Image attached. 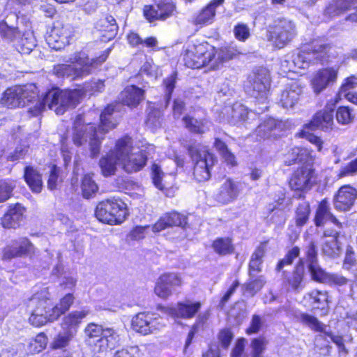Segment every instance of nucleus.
I'll return each mask as SVG.
<instances>
[{"mask_svg": "<svg viewBox=\"0 0 357 357\" xmlns=\"http://www.w3.org/2000/svg\"><path fill=\"white\" fill-rule=\"evenodd\" d=\"M107 56H102L93 61L86 56L84 53L75 54L70 59V64L61 63L55 65L53 68V74L58 77H66L70 80L83 78L89 75L91 67L96 63H102Z\"/></svg>", "mask_w": 357, "mask_h": 357, "instance_id": "6", "label": "nucleus"}, {"mask_svg": "<svg viewBox=\"0 0 357 357\" xmlns=\"http://www.w3.org/2000/svg\"><path fill=\"white\" fill-rule=\"evenodd\" d=\"M146 124L153 128H158L162 125V113L159 109H151L148 114Z\"/></svg>", "mask_w": 357, "mask_h": 357, "instance_id": "61", "label": "nucleus"}, {"mask_svg": "<svg viewBox=\"0 0 357 357\" xmlns=\"http://www.w3.org/2000/svg\"><path fill=\"white\" fill-rule=\"evenodd\" d=\"M74 302V296L72 294H66L60 301L59 304L53 305V309L57 310L58 318L69 310Z\"/></svg>", "mask_w": 357, "mask_h": 357, "instance_id": "59", "label": "nucleus"}, {"mask_svg": "<svg viewBox=\"0 0 357 357\" xmlns=\"http://www.w3.org/2000/svg\"><path fill=\"white\" fill-rule=\"evenodd\" d=\"M144 91L135 85L128 86L120 93L119 100L123 105L136 107L144 100Z\"/></svg>", "mask_w": 357, "mask_h": 357, "instance_id": "30", "label": "nucleus"}, {"mask_svg": "<svg viewBox=\"0 0 357 357\" xmlns=\"http://www.w3.org/2000/svg\"><path fill=\"white\" fill-rule=\"evenodd\" d=\"M22 91L20 93V99L24 107L37 101L33 107H30L29 112L33 116H38L47 106L50 109L54 110L56 114H63L68 108H73L79 103L84 96L82 90L75 89L63 91L54 89L49 91L40 100H36L38 97V88L34 84H27L19 86Z\"/></svg>", "mask_w": 357, "mask_h": 357, "instance_id": "1", "label": "nucleus"}, {"mask_svg": "<svg viewBox=\"0 0 357 357\" xmlns=\"http://www.w3.org/2000/svg\"><path fill=\"white\" fill-rule=\"evenodd\" d=\"M186 219L185 215L177 212L166 213L151 227V230L154 233H158L171 227L184 228L187 225Z\"/></svg>", "mask_w": 357, "mask_h": 357, "instance_id": "23", "label": "nucleus"}, {"mask_svg": "<svg viewBox=\"0 0 357 357\" xmlns=\"http://www.w3.org/2000/svg\"><path fill=\"white\" fill-rule=\"evenodd\" d=\"M34 252V246L26 238L14 240L3 251V258L10 259L14 257H22Z\"/></svg>", "mask_w": 357, "mask_h": 357, "instance_id": "20", "label": "nucleus"}, {"mask_svg": "<svg viewBox=\"0 0 357 357\" xmlns=\"http://www.w3.org/2000/svg\"><path fill=\"white\" fill-rule=\"evenodd\" d=\"M95 215L100 222L119 225L125 220L128 215L126 204L120 199H107L97 205Z\"/></svg>", "mask_w": 357, "mask_h": 357, "instance_id": "8", "label": "nucleus"}, {"mask_svg": "<svg viewBox=\"0 0 357 357\" xmlns=\"http://www.w3.org/2000/svg\"><path fill=\"white\" fill-rule=\"evenodd\" d=\"M223 52L216 50L208 43L190 41L186 44L183 61L188 68H201L208 66L215 70L224 62Z\"/></svg>", "mask_w": 357, "mask_h": 357, "instance_id": "3", "label": "nucleus"}, {"mask_svg": "<svg viewBox=\"0 0 357 357\" xmlns=\"http://www.w3.org/2000/svg\"><path fill=\"white\" fill-rule=\"evenodd\" d=\"M119 161L116 157V147L115 150L105 156H102L99 161V166L102 174L105 176L114 175L116 171V163Z\"/></svg>", "mask_w": 357, "mask_h": 357, "instance_id": "37", "label": "nucleus"}, {"mask_svg": "<svg viewBox=\"0 0 357 357\" xmlns=\"http://www.w3.org/2000/svg\"><path fill=\"white\" fill-rule=\"evenodd\" d=\"M284 125L281 121L268 118L259 124L255 131L257 140L276 138L280 135Z\"/></svg>", "mask_w": 357, "mask_h": 357, "instance_id": "21", "label": "nucleus"}, {"mask_svg": "<svg viewBox=\"0 0 357 357\" xmlns=\"http://www.w3.org/2000/svg\"><path fill=\"white\" fill-rule=\"evenodd\" d=\"M300 249L298 247H294L291 249L285 257L281 259L276 267L278 271H280L285 266L291 265L294 260L298 257Z\"/></svg>", "mask_w": 357, "mask_h": 357, "instance_id": "58", "label": "nucleus"}, {"mask_svg": "<svg viewBox=\"0 0 357 357\" xmlns=\"http://www.w3.org/2000/svg\"><path fill=\"white\" fill-rule=\"evenodd\" d=\"M73 35V31L71 26L58 23L46 36V42L50 48L59 50L69 44L70 38Z\"/></svg>", "mask_w": 357, "mask_h": 357, "instance_id": "14", "label": "nucleus"}, {"mask_svg": "<svg viewBox=\"0 0 357 357\" xmlns=\"http://www.w3.org/2000/svg\"><path fill=\"white\" fill-rule=\"evenodd\" d=\"M310 213V204L308 202H303L299 204L296 211V224L298 227L306 224Z\"/></svg>", "mask_w": 357, "mask_h": 357, "instance_id": "52", "label": "nucleus"}, {"mask_svg": "<svg viewBox=\"0 0 357 357\" xmlns=\"http://www.w3.org/2000/svg\"><path fill=\"white\" fill-rule=\"evenodd\" d=\"M176 75L173 74L171 76L167 77L164 79L163 83L165 87V100H166V105L165 107L167 106L169 100L171 98L172 93L173 92L174 88H175V84H176Z\"/></svg>", "mask_w": 357, "mask_h": 357, "instance_id": "63", "label": "nucleus"}, {"mask_svg": "<svg viewBox=\"0 0 357 357\" xmlns=\"http://www.w3.org/2000/svg\"><path fill=\"white\" fill-rule=\"evenodd\" d=\"M303 89L294 82L286 86L280 96V102L284 108H293L299 101Z\"/></svg>", "mask_w": 357, "mask_h": 357, "instance_id": "25", "label": "nucleus"}, {"mask_svg": "<svg viewBox=\"0 0 357 357\" xmlns=\"http://www.w3.org/2000/svg\"><path fill=\"white\" fill-rule=\"evenodd\" d=\"M331 47L320 40H314L310 45L304 46L301 50L294 52L289 59L282 62L284 71H296L298 69H305L311 61L324 62L328 57Z\"/></svg>", "mask_w": 357, "mask_h": 357, "instance_id": "4", "label": "nucleus"}, {"mask_svg": "<svg viewBox=\"0 0 357 357\" xmlns=\"http://www.w3.org/2000/svg\"><path fill=\"white\" fill-rule=\"evenodd\" d=\"M266 344L267 341L264 337L252 339L250 344L252 357H262Z\"/></svg>", "mask_w": 357, "mask_h": 357, "instance_id": "56", "label": "nucleus"}, {"mask_svg": "<svg viewBox=\"0 0 357 357\" xmlns=\"http://www.w3.org/2000/svg\"><path fill=\"white\" fill-rule=\"evenodd\" d=\"M266 284V280L263 275L256 277L255 274L249 275V279L242 284L241 289L243 294L253 297Z\"/></svg>", "mask_w": 357, "mask_h": 357, "instance_id": "38", "label": "nucleus"}, {"mask_svg": "<svg viewBox=\"0 0 357 357\" xmlns=\"http://www.w3.org/2000/svg\"><path fill=\"white\" fill-rule=\"evenodd\" d=\"M36 38L31 32H26L17 40L15 48L22 54H30L36 47Z\"/></svg>", "mask_w": 357, "mask_h": 357, "instance_id": "39", "label": "nucleus"}, {"mask_svg": "<svg viewBox=\"0 0 357 357\" xmlns=\"http://www.w3.org/2000/svg\"><path fill=\"white\" fill-rule=\"evenodd\" d=\"M294 22L287 18L276 17L268 26L267 38L274 46L282 48L296 36Z\"/></svg>", "mask_w": 357, "mask_h": 357, "instance_id": "9", "label": "nucleus"}, {"mask_svg": "<svg viewBox=\"0 0 357 357\" xmlns=\"http://www.w3.org/2000/svg\"><path fill=\"white\" fill-rule=\"evenodd\" d=\"M340 249V247L336 238L323 239L321 250L324 255L335 258L339 255Z\"/></svg>", "mask_w": 357, "mask_h": 357, "instance_id": "49", "label": "nucleus"}, {"mask_svg": "<svg viewBox=\"0 0 357 357\" xmlns=\"http://www.w3.org/2000/svg\"><path fill=\"white\" fill-rule=\"evenodd\" d=\"M200 307V302L192 303L190 301H186L178 303L176 307H161V311L172 317L190 319L195 316Z\"/></svg>", "mask_w": 357, "mask_h": 357, "instance_id": "18", "label": "nucleus"}, {"mask_svg": "<svg viewBox=\"0 0 357 357\" xmlns=\"http://www.w3.org/2000/svg\"><path fill=\"white\" fill-rule=\"evenodd\" d=\"M337 70L333 68H324L318 71L312 79L314 91L318 94L326 87L335 82Z\"/></svg>", "mask_w": 357, "mask_h": 357, "instance_id": "24", "label": "nucleus"}, {"mask_svg": "<svg viewBox=\"0 0 357 357\" xmlns=\"http://www.w3.org/2000/svg\"><path fill=\"white\" fill-rule=\"evenodd\" d=\"M225 112L228 122L233 125L245 122L249 119L250 115L256 116L255 114L249 112L248 109L241 103H235L232 106L226 107Z\"/></svg>", "mask_w": 357, "mask_h": 357, "instance_id": "28", "label": "nucleus"}, {"mask_svg": "<svg viewBox=\"0 0 357 357\" xmlns=\"http://www.w3.org/2000/svg\"><path fill=\"white\" fill-rule=\"evenodd\" d=\"M234 33L235 37L241 41H245L250 36V29L248 25L245 24H238L234 26Z\"/></svg>", "mask_w": 357, "mask_h": 357, "instance_id": "64", "label": "nucleus"}, {"mask_svg": "<svg viewBox=\"0 0 357 357\" xmlns=\"http://www.w3.org/2000/svg\"><path fill=\"white\" fill-rule=\"evenodd\" d=\"M47 344V338L43 333L38 334L34 338L30 339L26 343L27 354H34L42 351Z\"/></svg>", "mask_w": 357, "mask_h": 357, "instance_id": "41", "label": "nucleus"}, {"mask_svg": "<svg viewBox=\"0 0 357 357\" xmlns=\"http://www.w3.org/2000/svg\"><path fill=\"white\" fill-rule=\"evenodd\" d=\"M307 269L312 280L320 283H326L330 273L321 268L318 262L308 264Z\"/></svg>", "mask_w": 357, "mask_h": 357, "instance_id": "47", "label": "nucleus"}, {"mask_svg": "<svg viewBox=\"0 0 357 357\" xmlns=\"http://www.w3.org/2000/svg\"><path fill=\"white\" fill-rule=\"evenodd\" d=\"M89 314L90 310L86 307L69 313L63 318L61 323L63 331L72 332L75 335L82 321Z\"/></svg>", "mask_w": 357, "mask_h": 357, "instance_id": "27", "label": "nucleus"}, {"mask_svg": "<svg viewBox=\"0 0 357 357\" xmlns=\"http://www.w3.org/2000/svg\"><path fill=\"white\" fill-rule=\"evenodd\" d=\"M224 1L225 0H212L197 16L195 23L197 24H211L215 17L216 8Z\"/></svg>", "mask_w": 357, "mask_h": 357, "instance_id": "32", "label": "nucleus"}, {"mask_svg": "<svg viewBox=\"0 0 357 357\" xmlns=\"http://www.w3.org/2000/svg\"><path fill=\"white\" fill-rule=\"evenodd\" d=\"M271 85L270 74L267 69L259 68L250 77L247 92L252 97L265 100Z\"/></svg>", "mask_w": 357, "mask_h": 357, "instance_id": "11", "label": "nucleus"}, {"mask_svg": "<svg viewBox=\"0 0 357 357\" xmlns=\"http://www.w3.org/2000/svg\"><path fill=\"white\" fill-rule=\"evenodd\" d=\"M81 190L83 197L86 199H90L96 194L98 186L91 174H86L82 177Z\"/></svg>", "mask_w": 357, "mask_h": 357, "instance_id": "43", "label": "nucleus"}, {"mask_svg": "<svg viewBox=\"0 0 357 357\" xmlns=\"http://www.w3.org/2000/svg\"><path fill=\"white\" fill-rule=\"evenodd\" d=\"M162 282L169 286L172 289L176 287H179L182 284V278L179 274L176 273H164L160 276Z\"/></svg>", "mask_w": 357, "mask_h": 357, "instance_id": "60", "label": "nucleus"}, {"mask_svg": "<svg viewBox=\"0 0 357 357\" xmlns=\"http://www.w3.org/2000/svg\"><path fill=\"white\" fill-rule=\"evenodd\" d=\"M304 263L300 259L295 270L290 276H284L285 282L294 291H299L303 288Z\"/></svg>", "mask_w": 357, "mask_h": 357, "instance_id": "36", "label": "nucleus"}, {"mask_svg": "<svg viewBox=\"0 0 357 357\" xmlns=\"http://www.w3.org/2000/svg\"><path fill=\"white\" fill-rule=\"evenodd\" d=\"M28 311L31 315L29 323L36 327L44 326L58 319L57 310L53 309L47 288L34 294L27 302Z\"/></svg>", "mask_w": 357, "mask_h": 357, "instance_id": "5", "label": "nucleus"}, {"mask_svg": "<svg viewBox=\"0 0 357 357\" xmlns=\"http://www.w3.org/2000/svg\"><path fill=\"white\" fill-rule=\"evenodd\" d=\"M185 127L190 132L202 134L209 130L210 122L206 119H198L190 115H185L182 119Z\"/></svg>", "mask_w": 357, "mask_h": 357, "instance_id": "35", "label": "nucleus"}, {"mask_svg": "<svg viewBox=\"0 0 357 357\" xmlns=\"http://www.w3.org/2000/svg\"><path fill=\"white\" fill-rule=\"evenodd\" d=\"M165 324L162 319L155 314L141 312L132 319V326L137 333L147 335L160 330Z\"/></svg>", "mask_w": 357, "mask_h": 357, "instance_id": "13", "label": "nucleus"}, {"mask_svg": "<svg viewBox=\"0 0 357 357\" xmlns=\"http://www.w3.org/2000/svg\"><path fill=\"white\" fill-rule=\"evenodd\" d=\"M241 191V184L231 178L225 179L221 183L216 195V200L226 204L235 201Z\"/></svg>", "mask_w": 357, "mask_h": 357, "instance_id": "17", "label": "nucleus"}, {"mask_svg": "<svg viewBox=\"0 0 357 357\" xmlns=\"http://www.w3.org/2000/svg\"><path fill=\"white\" fill-rule=\"evenodd\" d=\"M118 116L114 106H107L100 116V124L98 129L91 123L85 125L82 117L80 115L77 116L74 123L73 143L76 146H82L89 141L91 156L96 157L100 149V135L116 127L118 123Z\"/></svg>", "mask_w": 357, "mask_h": 357, "instance_id": "2", "label": "nucleus"}, {"mask_svg": "<svg viewBox=\"0 0 357 357\" xmlns=\"http://www.w3.org/2000/svg\"><path fill=\"white\" fill-rule=\"evenodd\" d=\"M314 221L317 227H322L326 222H331L338 227H342L341 222L331 213L330 206L326 199L319 204Z\"/></svg>", "mask_w": 357, "mask_h": 357, "instance_id": "29", "label": "nucleus"}, {"mask_svg": "<svg viewBox=\"0 0 357 357\" xmlns=\"http://www.w3.org/2000/svg\"><path fill=\"white\" fill-rule=\"evenodd\" d=\"M266 243H261L252 255L249 263V275L254 274L255 271H261V264L266 252Z\"/></svg>", "mask_w": 357, "mask_h": 357, "instance_id": "40", "label": "nucleus"}, {"mask_svg": "<svg viewBox=\"0 0 357 357\" xmlns=\"http://www.w3.org/2000/svg\"><path fill=\"white\" fill-rule=\"evenodd\" d=\"M173 289L159 278L156 282L154 291L162 298H166L172 294Z\"/></svg>", "mask_w": 357, "mask_h": 357, "instance_id": "62", "label": "nucleus"}, {"mask_svg": "<svg viewBox=\"0 0 357 357\" xmlns=\"http://www.w3.org/2000/svg\"><path fill=\"white\" fill-rule=\"evenodd\" d=\"M354 114L348 107H340L336 112L337 121L342 125H347L352 122Z\"/></svg>", "mask_w": 357, "mask_h": 357, "instance_id": "53", "label": "nucleus"}, {"mask_svg": "<svg viewBox=\"0 0 357 357\" xmlns=\"http://www.w3.org/2000/svg\"><path fill=\"white\" fill-rule=\"evenodd\" d=\"M300 321L310 329L323 332L325 329V325L320 322L318 319L307 313H301L299 317Z\"/></svg>", "mask_w": 357, "mask_h": 357, "instance_id": "50", "label": "nucleus"}, {"mask_svg": "<svg viewBox=\"0 0 357 357\" xmlns=\"http://www.w3.org/2000/svg\"><path fill=\"white\" fill-rule=\"evenodd\" d=\"M214 146L227 164L231 165H235V156L228 149L227 146L225 144L224 142L221 141L218 138H216L215 139Z\"/></svg>", "mask_w": 357, "mask_h": 357, "instance_id": "51", "label": "nucleus"}, {"mask_svg": "<svg viewBox=\"0 0 357 357\" xmlns=\"http://www.w3.org/2000/svg\"><path fill=\"white\" fill-rule=\"evenodd\" d=\"M16 182L11 180L0 181V203L6 201L15 188Z\"/></svg>", "mask_w": 357, "mask_h": 357, "instance_id": "54", "label": "nucleus"}, {"mask_svg": "<svg viewBox=\"0 0 357 357\" xmlns=\"http://www.w3.org/2000/svg\"><path fill=\"white\" fill-rule=\"evenodd\" d=\"M24 211L25 208L19 203L10 205L1 219L2 226L8 229L16 228L23 219Z\"/></svg>", "mask_w": 357, "mask_h": 357, "instance_id": "26", "label": "nucleus"}, {"mask_svg": "<svg viewBox=\"0 0 357 357\" xmlns=\"http://www.w3.org/2000/svg\"><path fill=\"white\" fill-rule=\"evenodd\" d=\"M116 157L127 173L140 171L146 165L147 160L145 151H134L132 141L129 137H124L117 141Z\"/></svg>", "mask_w": 357, "mask_h": 357, "instance_id": "7", "label": "nucleus"}, {"mask_svg": "<svg viewBox=\"0 0 357 357\" xmlns=\"http://www.w3.org/2000/svg\"><path fill=\"white\" fill-rule=\"evenodd\" d=\"M337 102L338 98L337 96L328 100L325 109L314 115L311 121L312 126L325 131L332 129L333 125V112Z\"/></svg>", "mask_w": 357, "mask_h": 357, "instance_id": "16", "label": "nucleus"}, {"mask_svg": "<svg viewBox=\"0 0 357 357\" xmlns=\"http://www.w3.org/2000/svg\"><path fill=\"white\" fill-rule=\"evenodd\" d=\"M307 158L308 153L306 149L294 147L286 155L284 162L287 165H291L294 163H303L307 161Z\"/></svg>", "mask_w": 357, "mask_h": 357, "instance_id": "44", "label": "nucleus"}, {"mask_svg": "<svg viewBox=\"0 0 357 357\" xmlns=\"http://www.w3.org/2000/svg\"><path fill=\"white\" fill-rule=\"evenodd\" d=\"M310 300L313 308L325 310L328 307V294L326 291L314 290L310 293Z\"/></svg>", "mask_w": 357, "mask_h": 357, "instance_id": "45", "label": "nucleus"}, {"mask_svg": "<svg viewBox=\"0 0 357 357\" xmlns=\"http://www.w3.org/2000/svg\"><path fill=\"white\" fill-rule=\"evenodd\" d=\"M314 183V169L309 165H305L294 172L290 178L289 186L294 190L305 192L312 188Z\"/></svg>", "mask_w": 357, "mask_h": 357, "instance_id": "15", "label": "nucleus"}, {"mask_svg": "<svg viewBox=\"0 0 357 357\" xmlns=\"http://www.w3.org/2000/svg\"><path fill=\"white\" fill-rule=\"evenodd\" d=\"M188 153L195 162L193 175L199 182L208 181L211 177V169L215 158L205 148L190 146Z\"/></svg>", "mask_w": 357, "mask_h": 357, "instance_id": "10", "label": "nucleus"}, {"mask_svg": "<svg viewBox=\"0 0 357 357\" xmlns=\"http://www.w3.org/2000/svg\"><path fill=\"white\" fill-rule=\"evenodd\" d=\"M176 13V5L173 0H158L154 5H146L144 8V15L149 22L165 21Z\"/></svg>", "mask_w": 357, "mask_h": 357, "instance_id": "12", "label": "nucleus"}, {"mask_svg": "<svg viewBox=\"0 0 357 357\" xmlns=\"http://www.w3.org/2000/svg\"><path fill=\"white\" fill-rule=\"evenodd\" d=\"M18 16L15 13H10L0 22V36L8 42H12L20 36L18 26Z\"/></svg>", "mask_w": 357, "mask_h": 357, "instance_id": "22", "label": "nucleus"}, {"mask_svg": "<svg viewBox=\"0 0 357 357\" xmlns=\"http://www.w3.org/2000/svg\"><path fill=\"white\" fill-rule=\"evenodd\" d=\"M118 341V335L114 329L110 328H102L101 337L98 340L100 349H112Z\"/></svg>", "mask_w": 357, "mask_h": 357, "instance_id": "42", "label": "nucleus"}, {"mask_svg": "<svg viewBox=\"0 0 357 357\" xmlns=\"http://www.w3.org/2000/svg\"><path fill=\"white\" fill-rule=\"evenodd\" d=\"M24 177L31 191L40 193L43 189L41 174L33 167L27 166L24 169Z\"/></svg>", "mask_w": 357, "mask_h": 357, "instance_id": "34", "label": "nucleus"}, {"mask_svg": "<svg viewBox=\"0 0 357 357\" xmlns=\"http://www.w3.org/2000/svg\"><path fill=\"white\" fill-rule=\"evenodd\" d=\"M97 31L103 32L102 37L105 40H110L117 32L118 26L115 19L111 15H105L95 23Z\"/></svg>", "mask_w": 357, "mask_h": 357, "instance_id": "31", "label": "nucleus"}, {"mask_svg": "<svg viewBox=\"0 0 357 357\" xmlns=\"http://www.w3.org/2000/svg\"><path fill=\"white\" fill-rule=\"evenodd\" d=\"M326 284L330 286L338 287L340 289H344L348 286L350 288V291H351L353 281L345 278L341 274L330 273Z\"/></svg>", "mask_w": 357, "mask_h": 357, "instance_id": "48", "label": "nucleus"}, {"mask_svg": "<svg viewBox=\"0 0 357 357\" xmlns=\"http://www.w3.org/2000/svg\"><path fill=\"white\" fill-rule=\"evenodd\" d=\"M357 197V191L350 185L342 186L334 197V207L341 211L349 210Z\"/></svg>", "mask_w": 357, "mask_h": 357, "instance_id": "19", "label": "nucleus"}, {"mask_svg": "<svg viewBox=\"0 0 357 357\" xmlns=\"http://www.w3.org/2000/svg\"><path fill=\"white\" fill-rule=\"evenodd\" d=\"M74 334L72 332L63 331L59 333L54 338L52 342L54 349H62L68 345L70 341L73 337Z\"/></svg>", "mask_w": 357, "mask_h": 357, "instance_id": "55", "label": "nucleus"}, {"mask_svg": "<svg viewBox=\"0 0 357 357\" xmlns=\"http://www.w3.org/2000/svg\"><path fill=\"white\" fill-rule=\"evenodd\" d=\"M271 220L275 224L284 223L286 220V213L283 206L277 204L269 208Z\"/></svg>", "mask_w": 357, "mask_h": 357, "instance_id": "57", "label": "nucleus"}, {"mask_svg": "<svg viewBox=\"0 0 357 357\" xmlns=\"http://www.w3.org/2000/svg\"><path fill=\"white\" fill-rule=\"evenodd\" d=\"M214 251L220 255H227L234 252V248L229 238H219L213 243Z\"/></svg>", "mask_w": 357, "mask_h": 357, "instance_id": "46", "label": "nucleus"}, {"mask_svg": "<svg viewBox=\"0 0 357 357\" xmlns=\"http://www.w3.org/2000/svg\"><path fill=\"white\" fill-rule=\"evenodd\" d=\"M21 91H22V89L17 86L8 89L1 99V103L8 108L24 107L20 96Z\"/></svg>", "mask_w": 357, "mask_h": 357, "instance_id": "33", "label": "nucleus"}]
</instances>
